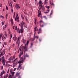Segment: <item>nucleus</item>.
I'll use <instances>...</instances> for the list:
<instances>
[{
    "instance_id": "nucleus-1",
    "label": "nucleus",
    "mask_w": 78,
    "mask_h": 78,
    "mask_svg": "<svg viewBox=\"0 0 78 78\" xmlns=\"http://www.w3.org/2000/svg\"><path fill=\"white\" fill-rule=\"evenodd\" d=\"M23 23H24L23 21H22V22H21L20 23V24L21 26V29L19 30V33H20L21 32V33H23L24 29L23 27Z\"/></svg>"
},
{
    "instance_id": "nucleus-2",
    "label": "nucleus",
    "mask_w": 78,
    "mask_h": 78,
    "mask_svg": "<svg viewBox=\"0 0 78 78\" xmlns=\"http://www.w3.org/2000/svg\"><path fill=\"white\" fill-rule=\"evenodd\" d=\"M2 62L3 66H5L6 60L5 59L4 56H3L2 58Z\"/></svg>"
},
{
    "instance_id": "nucleus-3",
    "label": "nucleus",
    "mask_w": 78,
    "mask_h": 78,
    "mask_svg": "<svg viewBox=\"0 0 78 78\" xmlns=\"http://www.w3.org/2000/svg\"><path fill=\"white\" fill-rule=\"evenodd\" d=\"M5 52V49H3V51H2L1 52V51H0V58H1L2 56H3L4 55Z\"/></svg>"
},
{
    "instance_id": "nucleus-4",
    "label": "nucleus",
    "mask_w": 78,
    "mask_h": 78,
    "mask_svg": "<svg viewBox=\"0 0 78 78\" xmlns=\"http://www.w3.org/2000/svg\"><path fill=\"white\" fill-rule=\"evenodd\" d=\"M20 51H21L20 53V54L19 56V58H21V56L23 55V51H22L21 49V50Z\"/></svg>"
},
{
    "instance_id": "nucleus-5",
    "label": "nucleus",
    "mask_w": 78,
    "mask_h": 78,
    "mask_svg": "<svg viewBox=\"0 0 78 78\" xmlns=\"http://www.w3.org/2000/svg\"><path fill=\"white\" fill-rule=\"evenodd\" d=\"M22 64H19V66L17 69V70H20L21 69H22V68L21 67V66H22Z\"/></svg>"
},
{
    "instance_id": "nucleus-6",
    "label": "nucleus",
    "mask_w": 78,
    "mask_h": 78,
    "mask_svg": "<svg viewBox=\"0 0 78 78\" xmlns=\"http://www.w3.org/2000/svg\"><path fill=\"white\" fill-rule=\"evenodd\" d=\"M21 59H22V63H23V62H24L26 59L25 55H24L23 57H22V58H21Z\"/></svg>"
},
{
    "instance_id": "nucleus-7",
    "label": "nucleus",
    "mask_w": 78,
    "mask_h": 78,
    "mask_svg": "<svg viewBox=\"0 0 78 78\" xmlns=\"http://www.w3.org/2000/svg\"><path fill=\"white\" fill-rule=\"evenodd\" d=\"M38 30V28L37 27H36V26H35V27L34 28V32H35V34H36V31H37V30Z\"/></svg>"
},
{
    "instance_id": "nucleus-8",
    "label": "nucleus",
    "mask_w": 78,
    "mask_h": 78,
    "mask_svg": "<svg viewBox=\"0 0 78 78\" xmlns=\"http://www.w3.org/2000/svg\"><path fill=\"white\" fill-rule=\"evenodd\" d=\"M15 7L17 9H20V6L17 3Z\"/></svg>"
},
{
    "instance_id": "nucleus-9",
    "label": "nucleus",
    "mask_w": 78,
    "mask_h": 78,
    "mask_svg": "<svg viewBox=\"0 0 78 78\" xmlns=\"http://www.w3.org/2000/svg\"><path fill=\"white\" fill-rule=\"evenodd\" d=\"M39 31L38 32V34H39L40 33H42V30L41 28H40L39 29Z\"/></svg>"
},
{
    "instance_id": "nucleus-10",
    "label": "nucleus",
    "mask_w": 78,
    "mask_h": 78,
    "mask_svg": "<svg viewBox=\"0 0 78 78\" xmlns=\"http://www.w3.org/2000/svg\"><path fill=\"white\" fill-rule=\"evenodd\" d=\"M38 17H39V16L41 15V11H39V10L38 11Z\"/></svg>"
},
{
    "instance_id": "nucleus-11",
    "label": "nucleus",
    "mask_w": 78,
    "mask_h": 78,
    "mask_svg": "<svg viewBox=\"0 0 78 78\" xmlns=\"http://www.w3.org/2000/svg\"><path fill=\"white\" fill-rule=\"evenodd\" d=\"M17 38L16 36V35H14V36L13 37V39L14 41H16V40H17Z\"/></svg>"
},
{
    "instance_id": "nucleus-12",
    "label": "nucleus",
    "mask_w": 78,
    "mask_h": 78,
    "mask_svg": "<svg viewBox=\"0 0 78 78\" xmlns=\"http://www.w3.org/2000/svg\"><path fill=\"white\" fill-rule=\"evenodd\" d=\"M39 5L41 6V5H42V4H43V2H42V1L41 0H40L39 1Z\"/></svg>"
},
{
    "instance_id": "nucleus-13",
    "label": "nucleus",
    "mask_w": 78,
    "mask_h": 78,
    "mask_svg": "<svg viewBox=\"0 0 78 78\" xmlns=\"http://www.w3.org/2000/svg\"><path fill=\"white\" fill-rule=\"evenodd\" d=\"M13 56H11L10 58L9 59V61H10V62L11 61V60H13Z\"/></svg>"
},
{
    "instance_id": "nucleus-14",
    "label": "nucleus",
    "mask_w": 78,
    "mask_h": 78,
    "mask_svg": "<svg viewBox=\"0 0 78 78\" xmlns=\"http://www.w3.org/2000/svg\"><path fill=\"white\" fill-rule=\"evenodd\" d=\"M21 47L22 46H20V47L19 48L18 51V53H19L20 50V51H21Z\"/></svg>"
},
{
    "instance_id": "nucleus-15",
    "label": "nucleus",
    "mask_w": 78,
    "mask_h": 78,
    "mask_svg": "<svg viewBox=\"0 0 78 78\" xmlns=\"http://www.w3.org/2000/svg\"><path fill=\"white\" fill-rule=\"evenodd\" d=\"M41 9H42V11H44L45 10V8L42 6V5H41Z\"/></svg>"
},
{
    "instance_id": "nucleus-16",
    "label": "nucleus",
    "mask_w": 78,
    "mask_h": 78,
    "mask_svg": "<svg viewBox=\"0 0 78 78\" xmlns=\"http://www.w3.org/2000/svg\"><path fill=\"white\" fill-rule=\"evenodd\" d=\"M23 25L24 26V27H27V24H25V22H23Z\"/></svg>"
},
{
    "instance_id": "nucleus-17",
    "label": "nucleus",
    "mask_w": 78,
    "mask_h": 78,
    "mask_svg": "<svg viewBox=\"0 0 78 78\" xmlns=\"http://www.w3.org/2000/svg\"><path fill=\"white\" fill-rule=\"evenodd\" d=\"M20 73H21V72H20V73H16V76H19V75L20 74Z\"/></svg>"
},
{
    "instance_id": "nucleus-18",
    "label": "nucleus",
    "mask_w": 78,
    "mask_h": 78,
    "mask_svg": "<svg viewBox=\"0 0 78 78\" xmlns=\"http://www.w3.org/2000/svg\"><path fill=\"white\" fill-rule=\"evenodd\" d=\"M26 57L27 58H29V55L27 54H26V55H25V59H26Z\"/></svg>"
},
{
    "instance_id": "nucleus-19",
    "label": "nucleus",
    "mask_w": 78,
    "mask_h": 78,
    "mask_svg": "<svg viewBox=\"0 0 78 78\" xmlns=\"http://www.w3.org/2000/svg\"><path fill=\"white\" fill-rule=\"evenodd\" d=\"M17 17H18V14L17 13H16V18H15V21H16L17 20Z\"/></svg>"
},
{
    "instance_id": "nucleus-20",
    "label": "nucleus",
    "mask_w": 78,
    "mask_h": 78,
    "mask_svg": "<svg viewBox=\"0 0 78 78\" xmlns=\"http://www.w3.org/2000/svg\"><path fill=\"white\" fill-rule=\"evenodd\" d=\"M21 61H19L18 62V64H21V63H22V59H21Z\"/></svg>"
},
{
    "instance_id": "nucleus-21",
    "label": "nucleus",
    "mask_w": 78,
    "mask_h": 78,
    "mask_svg": "<svg viewBox=\"0 0 78 78\" xmlns=\"http://www.w3.org/2000/svg\"><path fill=\"white\" fill-rule=\"evenodd\" d=\"M26 42V40H24V39H23V44H25V42Z\"/></svg>"
},
{
    "instance_id": "nucleus-22",
    "label": "nucleus",
    "mask_w": 78,
    "mask_h": 78,
    "mask_svg": "<svg viewBox=\"0 0 78 78\" xmlns=\"http://www.w3.org/2000/svg\"><path fill=\"white\" fill-rule=\"evenodd\" d=\"M50 12V10L48 9V10H47V12H45L44 13H48V12Z\"/></svg>"
},
{
    "instance_id": "nucleus-23",
    "label": "nucleus",
    "mask_w": 78,
    "mask_h": 78,
    "mask_svg": "<svg viewBox=\"0 0 78 78\" xmlns=\"http://www.w3.org/2000/svg\"><path fill=\"white\" fill-rule=\"evenodd\" d=\"M29 43V41H27L26 44H25V46H26L27 45H28V44Z\"/></svg>"
},
{
    "instance_id": "nucleus-24",
    "label": "nucleus",
    "mask_w": 78,
    "mask_h": 78,
    "mask_svg": "<svg viewBox=\"0 0 78 78\" xmlns=\"http://www.w3.org/2000/svg\"><path fill=\"white\" fill-rule=\"evenodd\" d=\"M35 39V38H31L30 39V40H31V41H34V40Z\"/></svg>"
},
{
    "instance_id": "nucleus-25",
    "label": "nucleus",
    "mask_w": 78,
    "mask_h": 78,
    "mask_svg": "<svg viewBox=\"0 0 78 78\" xmlns=\"http://www.w3.org/2000/svg\"><path fill=\"white\" fill-rule=\"evenodd\" d=\"M15 73V72H12V76H13L14 75V73Z\"/></svg>"
},
{
    "instance_id": "nucleus-26",
    "label": "nucleus",
    "mask_w": 78,
    "mask_h": 78,
    "mask_svg": "<svg viewBox=\"0 0 78 78\" xmlns=\"http://www.w3.org/2000/svg\"><path fill=\"white\" fill-rule=\"evenodd\" d=\"M10 39L11 40L12 38V34H10Z\"/></svg>"
},
{
    "instance_id": "nucleus-27",
    "label": "nucleus",
    "mask_w": 78,
    "mask_h": 78,
    "mask_svg": "<svg viewBox=\"0 0 78 78\" xmlns=\"http://www.w3.org/2000/svg\"><path fill=\"white\" fill-rule=\"evenodd\" d=\"M17 21H18V22H19L20 21L19 20V16H18V17H17Z\"/></svg>"
},
{
    "instance_id": "nucleus-28",
    "label": "nucleus",
    "mask_w": 78,
    "mask_h": 78,
    "mask_svg": "<svg viewBox=\"0 0 78 78\" xmlns=\"http://www.w3.org/2000/svg\"><path fill=\"white\" fill-rule=\"evenodd\" d=\"M3 35V34L2 33L1 34V33H0V37H2V36Z\"/></svg>"
},
{
    "instance_id": "nucleus-29",
    "label": "nucleus",
    "mask_w": 78,
    "mask_h": 78,
    "mask_svg": "<svg viewBox=\"0 0 78 78\" xmlns=\"http://www.w3.org/2000/svg\"><path fill=\"white\" fill-rule=\"evenodd\" d=\"M41 9H42V5H41V7H40L39 9V11H41Z\"/></svg>"
},
{
    "instance_id": "nucleus-30",
    "label": "nucleus",
    "mask_w": 78,
    "mask_h": 78,
    "mask_svg": "<svg viewBox=\"0 0 78 78\" xmlns=\"http://www.w3.org/2000/svg\"><path fill=\"white\" fill-rule=\"evenodd\" d=\"M40 23H44V22L42 20H41L40 21Z\"/></svg>"
},
{
    "instance_id": "nucleus-31",
    "label": "nucleus",
    "mask_w": 78,
    "mask_h": 78,
    "mask_svg": "<svg viewBox=\"0 0 78 78\" xmlns=\"http://www.w3.org/2000/svg\"><path fill=\"white\" fill-rule=\"evenodd\" d=\"M8 78H12V76H11V75H9Z\"/></svg>"
},
{
    "instance_id": "nucleus-32",
    "label": "nucleus",
    "mask_w": 78,
    "mask_h": 78,
    "mask_svg": "<svg viewBox=\"0 0 78 78\" xmlns=\"http://www.w3.org/2000/svg\"><path fill=\"white\" fill-rule=\"evenodd\" d=\"M8 16V14H6V15H5V18H6V19L7 18Z\"/></svg>"
},
{
    "instance_id": "nucleus-33",
    "label": "nucleus",
    "mask_w": 78,
    "mask_h": 78,
    "mask_svg": "<svg viewBox=\"0 0 78 78\" xmlns=\"http://www.w3.org/2000/svg\"><path fill=\"white\" fill-rule=\"evenodd\" d=\"M1 75H2V78H3V72H1Z\"/></svg>"
},
{
    "instance_id": "nucleus-34",
    "label": "nucleus",
    "mask_w": 78,
    "mask_h": 78,
    "mask_svg": "<svg viewBox=\"0 0 78 78\" xmlns=\"http://www.w3.org/2000/svg\"><path fill=\"white\" fill-rule=\"evenodd\" d=\"M21 15V16L22 18V19H24V17H23V16L22 15Z\"/></svg>"
},
{
    "instance_id": "nucleus-35",
    "label": "nucleus",
    "mask_w": 78,
    "mask_h": 78,
    "mask_svg": "<svg viewBox=\"0 0 78 78\" xmlns=\"http://www.w3.org/2000/svg\"><path fill=\"white\" fill-rule=\"evenodd\" d=\"M17 60H18V58H16V59H15V60H14V62H15V61H16V60L17 61Z\"/></svg>"
},
{
    "instance_id": "nucleus-36",
    "label": "nucleus",
    "mask_w": 78,
    "mask_h": 78,
    "mask_svg": "<svg viewBox=\"0 0 78 78\" xmlns=\"http://www.w3.org/2000/svg\"><path fill=\"white\" fill-rule=\"evenodd\" d=\"M38 37H39L37 35V36H35V38H38Z\"/></svg>"
},
{
    "instance_id": "nucleus-37",
    "label": "nucleus",
    "mask_w": 78,
    "mask_h": 78,
    "mask_svg": "<svg viewBox=\"0 0 78 78\" xmlns=\"http://www.w3.org/2000/svg\"><path fill=\"white\" fill-rule=\"evenodd\" d=\"M50 4H51L52 5H54V3L53 2H52V3H51V2H50Z\"/></svg>"
},
{
    "instance_id": "nucleus-38",
    "label": "nucleus",
    "mask_w": 78,
    "mask_h": 78,
    "mask_svg": "<svg viewBox=\"0 0 78 78\" xmlns=\"http://www.w3.org/2000/svg\"><path fill=\"white\" fill-rule=\"evenodd\" d=\"M40 26L41 27H44V24H42V25H41V24H40Z\"/></svg>"
},
{
    "instance_id": "nucleus-39",
    "label": "nucleus",
    "mask_w": 78,
    "mask_h": 78,
    "mask_svg": "<svg viewBox=\"0 0 78 78\" xmlns=\"http://www.w3.org/2000/svg\"><path fill=\"white\" fill-rule=\"evenodd\" d=\"M8 74H6V76H5V78H7L8 77Z\"/></svg>"
},
{
    "instance_id": "nucleus-40",
    "label": "nucleus",
    "mask_w": 78,
    "mask_h": 78,
    "mask_svg": "<svg viewBox=\"0 0 78 78\" xmlns=\"http://www.w3.org/2000/svg\"><path fill=\"white\" fill-rule=\"evenodd\" d=\"M11 22L12 23H13V19H11Z\"/></svg>"
},
{
    "instance_id": "nucleus-41",
    "label": "nucleus",
    "mask_w": 78,
    "mask_h": 78,
    "mask_svg": "<svg viewBox=\"0 0 78 78\" xmlns=\"http://www.w3.org/2000/svg\"><path fill=\"white\" fill-rule=\"evenodd\" d=\"M6 9L7 10H8V5H7L6 6Z\"/></svg>"
},
{
    "instance_id": "nucleus-42",
    "label": "nucleus",
    "mask_w": 78,
    "mask_h": 78,
    "mask_svg": "<svg viewBox=\"0 0 78 78\" xmlns=\"http://www.w3.org/2000/svg\"><path fill=\"white\" fill-rule=\"evenodd\" d=\"M0 78H2V75H1V73L0 75Z\"/></svg>"
},
{
    "instance_id": "nucleus-43",
    "label": "nucleus",
    "mask_w": 78,
    "mask_h": 78,
    "mask_svg": "<svg viewBox=\"0 0 78 78\" xmlns=\"http://www.w3.org/2000/svg\"><path fill=\"white\" fill-rule=\"evenodd\" d=\"M12 69H11V70H10V73H11L12 74Z\"/></svg>"
},
{
    "instance_id": "nucleus-44",
    "label": "nucleus",
    "mask_w": 78,
    "mask_h": 78,
    "mask_svg": "<svg viewBox=\"0 0 78 78\" xmlns=\"http://www.w3.org/2000/svg\"><path fill=\"white\" fill-rule=\"evenodd\" d=\"M5 37H6V38L7 37V34H5Z\"/></svg>"
},
{
    "instance_id": "nucleus-45",
    "label": "nucleus",
    "mask_w": 78,
    "mask_h": 78,
    "mask_svg": "<svg viewBox=\"0 0 78 78\" xmlns=\"http://www.w3.org/2000/svg\"><path fill=\"white\" fill-rule=\"evenodd\" d=\"M17 26H16V27H15V30H17Z\"/></svg>"
},
{
    "instance_id": "nucleus-46",
    "label": "nucleus",
    "mask_w": 78,
    "mask_h": 78,
    "mask_svg": "<svg viewBox=\"0 0 78 78\" xmlns=\"http://www.w3.org/2000/svg\"><path fill=\"white\" fill-rule=\"evenodd\" d=\"M2 72H3V74H5V71L4 70H3Z\"/></svg>"
},
{
    "instance_id": "nucleus-47",
    "label": "nucleus",
    "mask_w": 78,
    "mask_h": 78,
    "mask_svg": "<svg viewBox=\"0 0 78 78\" xmlns=\"http://www.w3.org/2000/svg\"><path fill=\"white\" fill-rule=\"evenodd\" d=\"M4 44L5 45H6L7 43H6V42H4Z\"/></svg>"
},
{
    "instance_id": "nucleus-48",
    "label": "nucleus",
    "mask_w": 78,
    "mask_h": 78,
    "mask_svg": "<svg viewBox=\"0 0 78 78\" xmlns=\"http://www.w3.org/2000/svg\"><path fill=\"white\" fill-rule=\"evenodd\" d=\"M3 69V66H2V67H1V69L2 70Z\"/></svg>"
},
{
    "instance_id": "nucleus-49",
    "label": "nucleus",
    "mask_w": 78,
    "mask_h": 78,
    "mask_svg": "<svg viewBox=\"0 0 78 78\" xmlns=\"http://www.w3.org/2000/svg\"><path fill=\"white\" fill-rule=\"evenodd\" d=\"M43 17L44 18H45V19H47V18L46 16H44Z\"/></svg>"
},
{
    "instance_id": "nucleus-50",
    "label": "nucleus",
    "mask_w": 78,
    "mask_h": 78,
    "mask_svg": "<svg viewBox=\"0 0 78 78\" xmlns=\"http://www.w3.org/2000/svg\"><path fill=\"white\" fill-rule=\"evenodd\" d=\"M11 12L12 13H13V9H11Z\"/></svg>"
},
{
    "instance_id": "nucleus-51",
    "label": "nucleus",
    "mask_w": 78,
    "mask_h": 78,
    "mask_svg": "<svg viewBox=\"0 0 78 78\" xmlns=\"http://www.w3.org/2000/svg\"><path fill=\"white\" fill-rule=\"evenodd\" d=\"M18 43H19V42H18V40H17V41H16V44H18Z\"/></svg>"
},
{
    "instance_id": "nucleus-52",
    "label": "nucleus",
    "mask_w": 78,
    "mask_h": 78,
    "mask_svg": "<svg viewBox=\"0 0 78 78\" xmlns=\"http://www.w3.org/2000/svg\"><path fill=\"white\" fill-rule=\"evenodd\" d=\"M26 51H27V49H25V50L24 51V54H25V53Z\"/></svg>"
},
{
    "instance_id": "nucleus-53",
    "label": "nucleus",
    "mask_w": 78,
    "mask_h": 78,
    "mask_svg": "<svg viewBox=\"0 0 78 78\" xmlns=\"http://www.w3.org/2000/svg\"><path fill=\"white\" fill-rule=\"evenodd\" d=\"M31 46H33V43H31Z\"/></svg>"
},
{
    "instance_id": "nucleus-54",
    "label": "nucleus",
    "mask_w": 78,
    "mask_h": 78,
    "mask_svg": "<svg viewBox=\"0 0 78 78\" xmlns=\"http://www.w3.org/2000/svg\"><path fill=\"white\" fill-rule=\"evenodd\" d=\"M15 56H13V57H12V58H13V59H14L15 58Z\"/></svg>"
},
{
    "instance_id": "nucleus-55",
    "label": "nucleus",
    "mask_w": 78,
    "mask_h": 78,
    "mask_svg": "<svg viewBox=\"0 0 78 78\" xmlns=\"http://www.w3.org/2000/svg\"><path fill=\"white\" fill-rule=\"evenodd\" d=\"M25 19H26V21H28V19H27V17H26Z\"/></svg>"
},
{
    "instance_id": "nucleus-56",
    "label": "nucleus",
    "mask_w": 78,
    "mask_h": 78,
    "mask_svg": "<svg viewBox=\"0 0 78 78\" xmlns=\"http://www.w3.org/2000/svg\"><path fill=\"white\" fill-rule=\"evenodd\" d=\"M2 4H0V7H2Z\"/></svg>"
},
{
    "instance_id": "nucleus-57",
    "label": "nucleus",
    "mask_w": 78,
    "mask_h": 78,
    "mask_svg": "<svg viewBox=\"0 0 78 78\" xmlns=\"http://www.w3.org/2000/svg\"><path fill=\"white\" fill-rule=\"evenodd\" d=\"M1 18H2V17L3 18H4V17L3 16H2V15H1Z\"/></svg>"
},
{
    "instance_id": "nucleus-58",
    "label": "nucleus",
    "mask_w": 78,
    "mask_h": 78,
    "mask_svg": "<svg viewBox=\"0 0 78 78\" xmlns=\"http://www.w3.org/2000/svg\"><path fill=\"white\" fill-rule=\"evenodd\" d=\"M16 68H15V69H14V71H15L16 70Z\"/></svg>"
},
{
    "instance_id": "nucleus-59",
    "label": "nucleus",
    "mask_w": 78,
    "mask_h": 78,
    "mask_svg": "<svg viewBox=\"0 0 78 78\" xmlns=\"http://www.w3.org/2000/svg\"><path fill=\"white\" fill-rule=\"evenodd\" d=\"M7 26V25H5L4 27L5 28H6Z\"/></svg>"
},
{
    "instance_id": "nucleus-60",
    "label": "nucleus",
    "mask_w": 78,
    "mask_h": 78,
    "mask_svg": "<svg viewBox=\"0 0 78 78\" xmlns=\"http://www.w3.org/2000/svg\"><path fill=\"white\" fill-rule=\"evenodd\" d=\"M37 20L36 18H35L34 21H35V22H36V21H37Z\"/></svg>"
},
{
    "instance_id": "nucleus-61",
    "label": "nucleus",
    "mask_w": 78,
    "mask_h": 78,
    "mask_svg": "<svg viewBox=\"0 0 78 78\" xmlns=\"http://www.w3.org/2000/svg\"><path fill=\"white\" fill-rule=\"evenodd\" d=\"M10 62H11V63H12L13 62V61H12H12H10Z\"/></svg>"
},
{
    "instance_id": "nucleus-62",
    "label": "nucleus",
    "mask_w": 78,
    "mask_h": 78,
    "mask_svg": "<svg viewBox=\"0 0 78 78\" xmlns=\"http://www.w3.org/2000/svg\"><path fill=\"white\" fill-rule=\"evenodd\" d=\"M18 78H21V77L20 76V75L19 76Z\"/></svg>"
},
{
    "instance_id": "nucleus-63",
    "label": "nucleus",
    "mask_w": 78,
    "mask_h": 78,
    "mask_svg": "<svg viewBox=\"0 0 78 78\" xmlns=\"http://www.w3.org/2000/svg\"><path fill=\"white\" fill-rule=\"evenodd\" d=\"M47 8H48V9H49L50 6H48Z\"/></svg>"
},
{
    "instance_id": "nucleus-64",
    "label": "nucleus",
    "mask_w": 78,
    "mask_h": 78,
    "mask_svg": "<svg viewBox=\"0 0 78 78\" xmlns=\"http://www.w3.org/2000/svg\"><path fill=\"white\" fill-rule=\"evenodd\" d=\"M19 27L18 28V29H17V31H18V32H19Z\"/></svg>"
}]
</instances>
